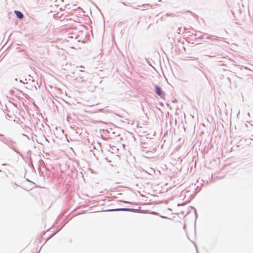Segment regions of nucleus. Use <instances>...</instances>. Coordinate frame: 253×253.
Masks as SVG:
<instances>
[{
	"mask_svg": "<svg viewBox=\"0 0 253 253\" xmlns=\"http://www.w3.org/2000/svg\"><path fill=\"white\" fill-rule=\"evenodd\" d=\"M23 88L31 90L37 89L34 81H32L29 84L26 83V84L24 85Z\"/></svg>",
	"mask_w": 253,
	"mask_h": 253,
	"instance_id": "nucleus-1",
	"label": "nucleus"
},
{
	"mask_svg": "<svg viewBox=\"0 0 253 253\" xmlns=\"http://www.w3.org/2000/svg\"><path fill=\"white\" fill-rule=\"evenodd\" d=\"M155 91L156 93L159 96L161 97H163L164 96L163 91L161 90V88L157 85L155 86Z\"/></svg>",
	"mask_w": 253,
	"mask_h": 253,
	"instance_id": "nucleus-2",
	"label": "nucleus"
},
{
	"mask_svg": "<svg viewBox=\"0 0 253 253\" xmlns=\"http://www.w3.org/2000/svg\"><path fill=\"white\" fill-rule=\"evenodd\" d=\"M182 14H183L185 16H190V15L195 16H198L197 15H196L195 14H193L192 12L189 11H185V12H183Z\"/></svg>",
	"mask_w": 253,
	"mask_h": 253,
	"instance_id": "nucleus-3",
	"label": "nucleus"
},
{
	"mask_svg": "<svg viewBox=\"0 0 253 253\" xmlns=\"http://www.w3.org/2000/svg\"><path fill=\"white\" fill-rule=\"evenodd\" d=\"M14 13L15 14V16H24L23 13L19 10H15Z\"/></svg>",
	"mask_w": 253,
	"mask_h": 253,
	"instance_id": "nucleus-4",
	"label": "nucleus"
},
{
	"mask_svg": "<svg viewBox=\"0 0 253 253\" xmlns=\"http://www.w3.org/2000/svg\"><path fill=\"white\" fill-rule=\"evenodd\" d=\"M166 16H170V15H169V14L168 13H167V14H166Z\"/></svg>",
	"mask_w": 253,
	"mask_h": 253,
	"instance_id": "nucleus-5",
	"label": "nucleus"
},
{
	"mask_svg": "<svg viewBox=\"0 0 253 253\" xmlns=\"http://www.w3.org/2000/svg\"><path fill=\"white\" fill-rule=\"evenodd\" d=\"M64 13H63V14H61V15H60V16H64Z\"/></svg>",
	"mask_w": 253,
	"mask_h": 253,
	"instance_id": "nucleus-6",
	"label": "nucleus"
},
{
	"mask_svg": "<svg viewBox=\"0 0 253 253\" xmlns=\"http://www.w3.org/2000/svg\"><path fill=\"white\" fill-rule=\"evenodd\" d=\"M83 16H88V15H85V14H83Z\"/></svg>",
	"mask_w": 253,
	"mask_h": 253,
	"instance_id": "nucleus-7",
	"label": "nucleus"
},
{
	"mask_svg": "<svg viewBox=\"0 0 253 253\" xmlns=\"http://www.w3.org/2000/svg\"><path fill=\"white\" fill-rule=\"evenodd\" d=\"M55 15H56V14H53V16H55Z\"/></svg>",
	"mask_w": 253,
	"mask_h": 253,
	"instance_id": "nucleus-8",
	"label": "nucleus"
},
{
	"mask_svg": "<svg viewBox=\"0 0 253 253\" xmlns=\"http://www.w3.org/2000/svg\"><path fill=\"white\" fill-rule=\"evenodd\" d=\"M18 17L20 18H22L23 17L20 16V17Z\"/></svg>",
	"mask_w": 253,
	"mask_h": 253,
	"instance_id": "nucleus-9",
	"label": "nucleus"
}]
</instances>
